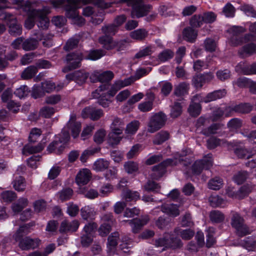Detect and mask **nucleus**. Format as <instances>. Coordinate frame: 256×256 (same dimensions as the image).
Segmentation results:
<instances>
[{
    "label": "nucleus",
    "mask_w": 256,
    "mask_h": 256,
    "mask_svg": "<svg viewBox=\"0 0 256 256\" xmlns=\"http://www.w3.org/2000/svg\"><path fill=\"white\" fill-rule=\"evenodd\" d=\"M69 139V132L66 130H63L60 134L56 136L54 140L48 146L47 150L50 152L61 154Z\"/></svg>",
    "instance_id": "f257e3e1"
},
{
    "label": "nucleus",
    "mask_w": 256,
    "mask_h": 256,
    "mask_svg": "<svg viewBox=\"0 0 256 256\" xmlns=\"http://www.w3.org/2000/svg\"><path fill=\"white\" fill-rule=\"evenodd\" d=\"M166 120V116L164 112H160L156 113L150 118L148 124V132L154 133L158 131L165 125Z\"/></svg>",
    "instance_id": "f03ea898"
},
{
    "label": "nucleus",
    "mask_w": 256,
    "mask_h": 256,
    "mask_svg": "<svg viewBox=\"0 0 256 256\" xmlns=\"http://www.w3.org/2000/svg\"><path fill=\"white\" fill-rule=\"evenodd\" d=\"M232 226L236 230L239 236H244L250 234V230L244 224V218L236 212H234L231 220Z\"/></svg>",
    "instance_id": "7ed1b4c3"
},
{
    "label": "nucleus",
    "mask_w": 256,
    "mask_h": 256,
    "mask_svg": "<svg viewBox=\"0 0 256 256\" xmlns=\"http://www.w3.org/2000/svg\"><path fill=\"white\" fill-rule=\"evenodd\" d=\"M1 18L5 20L8 26V32L10 35L16 36L21 34L22 26L17 22L15 16L10 13L4 12L0 15Z\"/></svg>",
    "instance_id": "20e7f679"
},
{
    "label": "nucleus",
    "mask_w": 256,
    "mask_h": 256,
    "mask_svg": "<svg viewBox=\"0 0 256 256\" xmlns=\"http://www.w3.org/2000/svg\"><path fill=\"white\" fill-rule=\"evenodd\" d=\"M213 160L212 154L205 155L202 160H196L192 166V170L194 174L198 175L204 170H208L212 166Z\"/></svg>",
    "instance_id": "39448f33"
},
{
    "label": "nucleus",
    "mask_w": 256,
    "mask_h": 256,
    "mask_svg": "<svg viewBox=\"0 0 256 256\" xmlns=\"http://www.w3.org/2000/svg\"><path fill=\"white\" fill-rule=\"evenodd\" d=\"M22 8L28 14V18L24 24L25 28L28 30L32 29L34 26L35 22L37 21V14H38V10L33 8L29 2L24 3Z\"/></svg>",
    "instance_id": "423d86ee"
},
{
    "label": "nucleus",
    "mask_w": 256,
    "mask_h": 256,
    "mask_svg": "<svg viewBox=\"0 0 256 256\" xmlns=\"http://www.w3.org/2000/svg\"><path fill=\"white\" fill-rule=\"evenodd\" d=\"M172 159H167L152 166L150 174V178L154 180H159L166 173V166L172 165Z\"/></svg>",
    "instance_id": "0eeeda50"
},
{
    "label": "nucleus",
    "mask_w": 256,
    "mask_h": 256,
    "mask_svg": "<svg viewBox=\"0 0 256 256\" xmlns=\"http://www.w3.org/2000/svg\"><path fill=\"white\" fill-rule=\"evenodd\" d=\"M82 60V54L80 52H72L68 54L66 57V61L68 66L62 69L64 72L76 69L80 66V62Z\"/></svg>",
    "instance_id": "6e6552de"
},
{
    "label": "nucleus",
    "mask_w": 256,
    "mask_h": 256,
    "mask_svg": "<svg viewBox=\"0 0 256 256\" xmlns=\"http://www.w3.org/2000/svg\"><path fill=\"white\" fill-rule=\"evenodd\" d=\"M128 5L132 7L131 12V16L132 18H140L146 15L151 8L150 5L144 4L143 2L128 4Z\"/></svg>",
    "instance_id": "1a4fd4ad"
},
{
    "label": "nucleus",
    "mask_w": 256,
    "mask_h": 256,
    "mask_svg": "<svg viewBox=\"0 0 256 256\" xmlns=\"http://www.w3.org/2000/svg\"><path fill=\"white\" fill-rule=\"evenodd\" d=\"M38 14H37L38 26L41 30H44L48 28L50 20L46 15L50 12V9L46 6L42 9H37Z\"/></svg>",
    "instance_id": "9d476101"
},
{
    "label": "nucleus",
    "mask_w": 256,
    "mask_h": 256,
    "mask_svg": "<svg viewBox=\"0 0 256 256\" xmlns=\"http://www.w3.org/2000/svg\"><path fill=\"white\" fill-rule=\"evenodd\" d=\"M253 105L250 103L244 102L238 104L226 107V110L229 113L236 112L241 114H246L252 111Z\"/></svg>",
    "instance_id": "9b49d317"
},
{
    "label": "nucleus",
    "mask_w": 256,
    "mask_h": 256,
    "mask_svg": "<svg viewBox=\"0 0 256 256\" xmlns=\"http://www.w3.org/2000/svg\"><path fill=\"white\" fill-rule=\"evenodd\" d=\"M18 242V246L24 250L34 249L37 248L40 244V240L38 238H31L26 236L24 238H20L18 240H16Z\"/></svg>",
    "instance_id": "f8f14e48"
},
{
    "label": "nucleus",
    "mask_w": 256,
    "mask_h": 256,
    "mask_svg": "<svg viewBox=\"0 0 256 256\" xmlns=\"http://www.w3.org/2000/svg\"><path fill=\"white\" fill-rule=\"evenodd\" d=\"M103 114L104 113L102 110L96 108L92 106L84 108L82 112V116L83 118H90L93 120H96L100 119Z\"/></svg>",
    "instance_id": "ddd939ff"
},
{
    "label": "nucleus",
    "mask_w": 256,
    "mask_h": 256,
    "mask_svg": "<svg viewBox=\"0 0 256 256\" xmlns=\"http://www.w3.org/2000/svg\"><path fill=\"white\" fill-rule=\"evenodd\" d=\"M149 220L148 216H146L142 219H133L131 220H124L122 222H128L132 227L134 233H138L142 227L146 224Z\"/></svg>",
    "instance_id": "4468645a"
},
{
    "label": "nucleus",
    "mask_w": 256,
    "mask_h": 256,
    "mask_svg": "<svg viewBox=\"0 0 256 256\" xmlns=\"http://www.w3.org/2000/svg\"><path fill=\"white\" fill-rule=\"evenodd\" d=\"M88 76V74L84 70H77L74 72L66 75L68 80H74L78 84H81L85 82Z\"/></svg>",
    "instance_id": "2eb2a0df"
},
{
    "label": "nucleus",
    "mask_w": 256,
    "mask_h": 256,
    "mask_svg": "<svg viewBox=\"0 0 256 256\" xmlns=\"http://www.w3.org/2000/svg\"><path fill=\"white\" fill-rule=\"evenodd\" d=\"M114 76V73L112 71L107 70L102 73L98 71H94L92 74L90 78L94 80L104 82L110 81L113 78Z\"/></svg>",
    "instance_id": "dca6fc26"
},
{
    "label": "nucleus",
    "mask_w": 256,
    "mask_h": 256,
    "mask_svg": "<svg viewBox=\"0 0 256 256\" xmlns=\"http://www.w3.org/2000/svg\"><path fill=\"white\" fill-rule=\"evenodd\" d=\"M91 178L90 170L85 168L80 170L76 175V182L80 186L88 183Z\"/></svg>",
    "instance_id": "f3484780"
},
{
    "label": "nucleus",
    "mask_w": 256,
    "mask_h": 256,
    "mask_svg": "<svg viewBox=\"0 0 256 256\" xmlns=\"http://www.w3.org/2000/svg\"><path fill=\"white\" fill-rule=\"evenodd\" d=\"M226 92L224 89L215 90L208 93L203 98L202 102L208 103L212 101H214L224 98L226 96Z\"/></svg>",
    "instance_id": "a211bd4d"
},
{
    "label": "nucleus",
    "mask_w": 256,
    "mask_h": 256,
    "mask_svg": "<svg viewBox=\"0 0 256 256\" xmlns=\"http://www.w3.org/2000/svg\"><path fill=\"white\" fill-rule=\"evenodd\" d=\"M79 225V222L76 220H74L72 222H68V220H64L61 223L60 231V232H76L78 230Z\"/></svg>",
    "instance_id": "6ab92c4d"
},
{
    "label": "nucleus",
    "mask_w": 256,
    "mask_h": 256,
    "mask_svg": "<svg viewBox=\"0 0 256 256\" xmlns=\"http://www.w3.org/2000/svg\"><path fill=\"white\" fill-rule=\"evenodd\" d=\"M256 53V44L250 43L243 46L238 50V54L242 58L248 56Z\"/></svg>",
    "instance_id": "aec40b11"
},
{
    "label": "nucleus",
    "mask_w": 256,
    "mask_h": 256,
    "mask_svg": "<svg viewBox=\"0 0 256 256\" xmlns=\"http://www.w3.org/2000/svg\"><path fill=\"white\" fill-rule=\"evenodd\" d=\"M161 210L163 212L174 217L180 214L178 206L174 204H164L161 206Z\"/></svg>",
    "instance_id": "412c9836"
},
{
    "label": "nucleus",
    "mask_w": 256,
    "mask_h": 256,
    "mask_svg": "<svg viewBox=\"0 0 256 256\" xmlns=\"http://www.w3.org/2000/svg\"><path fill=\"white\" fill-rule=\"evenodd\" d=\"M67 126L71 130L72 136L76 138L78 136L80 130V123L76 122L74 118L72 117L68 122Z\"/></svg>",
    "instance_id": "4be33fe9"
},
{
    "label": "nucleus",
    "mask_w": 256,
    "mask_h": 256,
    "mask_svg": "<svg viewBox=\"0 0 256 256\" xmlns=\"http://www.w3.org/2000/svg\"><path fill=\"white\" fill-rule=\"evenodd\" d=\"M124 126V123L122 120L115 118L110 124V130L112 132L117 134H122Z\"/></svg>",
    "instance_id": "5701e85b"
},
{
    "label": "nucleus",
    "mask_w": 256,
    "mask_h": 256,
    "mask_svg": "<svg viewBox=\"0 0 256 256\" xmlns=\"http://www.w3.org/2000/svg\"><path fill=\"white\" fill-rule=\"evenodd\" d=\"M189 84L185 82L180 83L174 86V94L178 96H184L188 94Z\"/></svg>",
    "instance_id": "b1692460"
},
{
    "label": "nucleus",
    "mask_w": 256,
    "mask_h": 256,
    "mask_svg": "<svg viewBox=\"0 0 256 256\" xmlns=\"http://www.w3.org/2000/svg\"><path fill=\"white\" fill-rule=\"evenodd\" d=\"M228 144V142L225 140H220L214 136L210 138L206 141L207 147L208 149H214L218 146H224Z\"/></svg>",
    "instance_id": "393cba45"
},
{
    "label": "nucleus",
    "mask_w": 256,
    "mask_h": 256,
    "mask_svg": "<svg viewBox=\"0 0 256 256\" xmlns=\"http://www.w3.org/2000/svg\"><path fill=\"white\" fill-rule=\"evenodd\" d=\"M170 135L168 132L161 130L157 133L153 140V143L156 145H160L170 138Z\"/></svg>",
    "instance_id": "a878e982"
},
{
    "label": "nucleus",
    "mask_w": 256,
    "mask_h": 256,
    "mask_svg": "<svg viewBox=\"0 0 256 256\" xmlns=\"http://www.w3.org/2000/svg\"><path fill=\"white\" fill-rule=\"evenodd\" d=\"M44 146L40 144L37 146H34L30 144L26 145L22 148V154L28 155L34 153H37L41 152L44 148Z\"/></svg>",
    "instance_id": "bb28decb"
},
{
    "label": "nucleus",
    "mask_w": 256,
    "mask_h": 256,
    "mask_svg": "<svg viewBox=\"0 0 256 256\" xmlns=\"http://www.w3.org/2000/svg\"><path fill=\"white\" fill-rule=\"evenodd\" d=\"M38 45V40L34 38H29L26 40L22 44V48L26 51H30L36 49Z\"/></svg>",
    "instance_id": "cd10ccee"
},
{
    "label": "nucleus",
    "mask_w": 256,
    "mask_h": 256,
    "mask_svg": "<svg viewBox=\"0 0 256 256\" xmlns=\"http://www.w3.org/2000/svg\"><path fill=\"white\" fill-rule=\"evenodd\" d=\"M96 212L93 208L86 206L80 209V214L84 220L92 219Z\"/></svg>",
    "instance_id": "c85d7f7f"
},
{
    "label": "nucleus",
    "mask_w": 256,
    "mask_h": 256,
    "mask_svg": "<svg viewBox=\"0 0 256 256\" xmlns=\"http://www.w3.org/2000/svg\"><path fill=\"white\" fill-rule=\"evenodd\" d=\"M32 226V224H26L20 226L16 230L14 235L15 240H18L20 238H22L24 235H26L30 232V228Z\"/></svg>",
    "instance_id": "c756f323"
},
{
    "label": "nucleus",
    "mask_w": 256,
    "mask_h": 256,
    "mask_svg": "<svg viewBox=\"0 0 256 256\" xmlns=\"http://www.w3.org/2000/svg\"><path fill=\"white\" fill-rule=\"evenodd\" d=\"M109 166V161L104 158H99L94 162L93 168L96 172H102L108 168Z\"/></svg>",
    "instance_id": "7c9ffc66"
},
{
    "label": "nucleus",
    "mask_w": 256,
    "mask_h": 256,
    "mask_svg": "<svg viewBox=\"0 0 256 256\" xmlns=\"http://www.w3.org/2000/svg\"><path fill=\"white\" fill-rule=\"evenodd\" d=\"M174 232L180 236L184 240L191 239L194 234V232L191 229L182 230L179 228L174 229Z\"/></svg>",
    "instance_id": "2f4dec72"
},
{
    "label": "nucleus",
    "mask_w": 256,
    "mask_h": 256,
    "mask_svg": "<svg viewBox=\"0 0 256 256\" xmlns=\"http://www.w3.org/2000/svg\"><path fill=\"white\" fill-rule=\"evenodd\" d=\"M130 36L132 39L142 41L148 36V32L144 28H140L132 32Z\"/></svg>",
    "instance_id": "473e14b6"
},
{
    "label": "nucleus",
    "mask_w": 256,
    "mask_h": 256,
    "mask_svg": "<svg viewBox=\"0 0 256 256\" xmlns=\"http://www.w3.org/2000/svg\"><path fill=\"white\" fill-rule=\"evenodd\" d=\"M68 5L66 8V16L67 18L72 20L78 14L77 8H80L81 6L77 4V6L74 4H71L68 2Z\"/></svg>",
    "instance_id": "72a5a7b5"
},
{
    "label": "nucleus",
    "mask_w": 256,
    "mask_h": 256,
    "mask_svg": "<svg viewBox=\"0 0 256 256\" xmlns=\"http://www.w3.org/2000/svg\"><path fill=\"white\" fill-rule=\"evenodd\" d=\"M38 72V68L34 66H30L25 68L21 74V77L24 80H28L32 78Z\"/></svg>",
    "instance_id": "f704fd0d"
},
{
    "label": "nucleus",
    "mask_w": 256,
    "mask_h": 256,
    "mask_svg": "<svg viewBox=\"0 0 256 256\" xmlns=\"http://www.w3.org/2000/svg\"><path fill=\"white\" fill-rule=\"evenodd\" d=\"M154 50L155 48L154 46L149 45L141 49L135 54L134 58H140L150 56L154 52Z\"/></svg>",
    "instance_id": "c9c22d12"
},
{
    "label": "nucleus",
    "mask_w": 256,
    "mask_h": 256,
    "mask_svg": "<svg viewBox=\"0 0 256 256\" xmlns=\"http://www.w3.org/2000/svg\"><path fill=\"white\" fill-rule=\"evenodd\" d=\"M183 35L185 40L189 42H193L196 38L197 32L192 28L188 27L184 30Z\"/></svg>",
    "instance_id": "e433bc0d"
},
{
    "label": "nucleus",
    "mask_w": 256,
    "mask_h": 256,
    "mask_svg": "<svg viewBox=\"0 0 256 256\" xmlns=\"http://www.w3.org/2000/svg\"><path fill=\"white\" fill-rule=\"evenodd\" d=\"M250 65H248L246 62H241L236 66L235 70L236 72L244 75H250Z\"/></svg>",
    "instance_id": "4c0bfd02"
},
{
    "label": "nucleus",
    "mask_w": 256,
    "mask_h": 256,
    "mask_svg": "<svg viewBox=\"0 0 256 256\" xmlns=\"http://www.w3.org/2000/svg\"><path fill=\"white\" fill-rule=\"evenodd\" d=\"M232 113H229L228 111L226 110V108L224 109H222L221 108H218L213 111L212 118V121H217L219 120L224 115L228 117L231 116Z\"/></svg>",
    "instance_id": "58836bf2"
},
{
    "label": "nucleus",
    "mask_w": 256,
    "mask_h": 256,
    "mask_svg": "<svg viewBox=\"0 0 256 256\" xmlns=\"http://www.w3.org/2000/svg\"><path fill=\"white\" fill-rule=\"evenodd\" d=\"M182 246V240L178 238H174L173 235L170 234L168 238L167 247L172 248H180Z\"/></svg>",
    "instance_id": "ea45409f"
},
{
    "label": "nucleus",
    "mask_w": 256,
    "mask_h": 256,
    "mask_svg": "<svg viewBox=\"0 0 256 256\" xmlns=\"http://www.w3.org/2000/svg\"><path fill=\"white\" fill-rule=\"evenodd\" d=\"M210 218L212 222L220 223L224 219V214L218 210H212L210 214Z\"/></svg>",
    "instance_id": "a19ab883"
},
{
    "label": "nucleus",
    "mask_w": 256,
    "mask_h": 256,
    "mask_svg": "<svg viewBox=\"0 0 256 256\" xmlns=\"http://www.w3.org/2000/svg\"><path fill=\"white\" fill-rule=\"evenodd\" d=\"M73 194V190L70 188H66L62 190L57 194L60 200L62 202L67 200L70 199Z\"/></svg>",
    "instance_id": "79ce46f5"
},
{
    "label": "nucleus",
    "mask_w": 256,
    "mask_h": 256,
    "mask_svg": "<svg viewBox=\"0 0 256 256\" xmlns=\"http://www.w3.org/2000/svg\"><path fill=\"white\" fill-rule=\"evenodd\" d=\"M99 42L103 46V47L106 50L112 49L113 40L111 37L105 34L100 37L98 39Z\"/></svg>",
    "instance_id": "37998d69"
},
{
    "label": "nucleus",
    "mask_w": 256,
    "mask_h": 256,
    "mask_svg": "<svg viewBox=\"0 0 256 256\" xmlns=\"http://www.w3.org/2000/svg\"><path fill=\"white\" fill-rule=\"evenodd\" d=\"M234 153L239 158H249L254 154L252 152L242 148H236L234 150Z\"/></svg>",
    "instance_id": "c03bdc74"
},
{
    "label": "nucleus",
    "mask_w": 256,
    "mask_h": 256,
    "mask_svg": "<svg viewBox=\"0 0 256 256\" xmlns=\"http://www.w3.org/2000/svg\"><path fill=\"white\" fill-rule=\"evenodd\" d=\"M119 234L118 232L112 233L108 238V246L110 250H113L118 244Z\"/></svg>",
    "instance_id": "a18cd8bd"
},
{
    "label": "nucleus",
    "mask_w": 256,
    "mask_h": 256,
    "mask_svg": "<svg viewBox=\"0 0 256 256\" xmlns=\"http://www.w3.org/2000/svg\"><path fill=\"white\" fill-rule=\"evenodd\" d=\"M14 188L18 192H22L26 188V182L24 178L22 176L16 178L13 182Z\"/></svg>",
    "instance_id": "49530a36"
},
{
    "label": "nucleus",
    "mask_w": 256,
    "mask_h": 256,
    "mask_svg": "<svg viewBox=\"0 0 256 256\" xmlns=\"http://www.w3.org/2000/svg\"><path fill=\"white\" fill-rule=\"evenodd\" d=\"M201 108V106L199 103L192 102L190 105L188 110L192 116H197L200 114Z\"/></svg>",
    "instance_id": "de8ad7c7"
},
{
    "label": "nucleus",
    "mask_w": 256,
    "mask_h": 256,
    "mask_svg": "<svg viewBox=\"0 0 256 256\" xmlns=\"http://www.w3.org/2000/svg\"><path fill=\"white\" fill-rule=\"evenodd\" d=\"M174 56V52L169 49H166L160 53L158 56V60L162 62H164L172 58Z\"/></svg>",
    "instance_id": "09e8293b"
},
{
    "label": "nucleus",
    "mask_w": 256,
    "mask_h": 256,
    "mask_svg": "<svg viewBox=\"0 0 256 256\" xmlns=\"http://www.w3.org/2000/svg\"><path fill=\"white\" fill-rule=\"evenodd\" d=\"M222 185V180L218 177H216L210 180L208 183V188L210 189L214 190H218L220 189Z\"/></svg>",
    "instance_id": "8fccbe9b"
},
{
    "label": "nucleus",
    "mask_w": 256,
    "mask_h": 256,
    "mask_svg": "<svg viewBox=\"0 0 256 256\" xmlns=\"http://www.w3.org/2000/svg\"><path fill=\"white\" fill-rule=\"evenodd\" d=\"M206 234V246L211 247L216 242V240L214 238V229L213 228H210L207 230Z\"/></svg>",
    "instance_id": "3c124183"
},
{
    "label": "nucleus",
    "mask_w": 256,
    "mask_h": 256,
    "mask_svg": "<svg viewBox=\"0 0 256 256\" xmlns=\"http://www.w3.org/2000/svg\"><path fill=\"white\" fill-rule=\"evenodd\" d=\"M220 128V125L217 124H214L209 127L203 129L201 132L206 136H209L211 134L216 133L217 130Z\"/></svg>",
    "instance_id": "603ef678"
},
{
    "label": "nucleus",
    "mask_w": 256,
    "mask_h": 256,
    "mask_svg": "<svg viewBox=\"0 0 256 256\" xmlns=\"http://www.w3.org/2000/svg\"><path fill=\"white\" fill-rule=\"evenodd\" d=\"M140 122L138 120H134L126 126V132L128 134H134L138 130Z\"/></svg>",
    "instance_id": "864d4df0"
},
{
    "label": "nucleus",
    "mask_w": 256,
    "mask_h": 256,
    "mask_svg": "<svg viewBox=\"0 0 256 256\" xmlns=\"http://www.w3.org/2000/svg\"><path fill=\"white\" fill-rule=\"evenodd\" d=\"M248 174L246 171H240L234 175V180L238 184H242L247 178Z\"/></svg>",
    "instance_id": "5fc2aeb1"
},
{
    "label": "nucleus",
    "mask_w": 256,
    "mask_h": 256,
    "mask_svg": "<svg viewBox=\"0 0 256 256\" xmlns=\"http://www.w3.org/2000/svg\"><path fill=\"white\" fill-rule=\"evenodd\" d=\"M118 28L116 24H112L102 26V30L104 34L109 36L114 35L118 31Z\"/></svg>",
    "instance_id": "6e6d98bb"
},
{
    "label": "nucleus",
    "mask_w": 256,
    "mask_h": 256,
    "mask_svg": "<svg viewBox=\"0 0 256 256\" xmlns=\"http://www.w3.org/2000/svg\"><path fill=\"white\" fill-rule=\"evenodd\" d=\"M124 168L127 173L132 174L138 170V165L136 162L129 161L124 164Z\"/></svg>",
    "instance_id": "4d7b16f0"
},
{
    "label": "nucleus",
    "mask_w": 256,
    "mask_h": 256,
    "mask_svg": "<svg viewBox=\"0 0 256 256\" xmlns=\"http://www.w3.org/2000/svg\"><path fill=\"white\" fill-rule=\"evenodd\" d=\"M120 134L112 132H110L108 135V144L112 146L118 144L122 139L121 136H118Z\"/></svg>",
    "instance_id": "13d9d810"
},
{
    "label": "nucleus",
    "mask_w": 256,
    "mask_h": 256,
    "mask_svg": "<svg viewBox=\"0 0 256 256\" xmlns=\"http://www.w3.org/2000/svg\"><path fill=\"white\" fill-rule=\"evenodd\" d=\"M227 126L230 130H234L242 126V120L238 118H234L228 122Z\"/></svg>",
    "instance_id": "bf43d9fd"
},
{
    "label": "nucleus",
    "mask_w": 256,
    "mask_h": 256,
    "mask_svg": "<svg viewBox=\"0 0 256 256\" xmlns=\"http://www.w3.org/2000/svg\"><path fill=\"white\" fill-rule=\"evenodd\" d=\"M123 198L127 200H136L140 198V194L137 192L126 190L122 194Z\"/></svg>",
    "instance_id": "052dcab7"
},
{
    "label": "nucleus",
    "mask_w": 256,
    "mask_h": 256,
    "mask_svg": "<svg viewBox=\"0 0 256 256\" xmlns=\"http://www.w3.org/2000/svg\"><path fill=\"white\" fill-rule=\"evenodd\" d=\"M55 112V110L52 107L46 106L42 108L40 111V115L45 118H50Z\"/></svg>",
    "instance_id": "680f3d73"
},
{
    "label": "nucleus",
    "mask_w": 256,
    "mask_h": 256,
    "mask_svg": "<svg viewBox=\"0 0 256 256\" xmlns=\"http://www.w3.org/2000/svg\"><path fill=\"white\" fill-rule=\"evenodd\" d=\"M240 9L243 11L248 16L256 17V11L253 7L249 4H244L240 7Z\"/></svg>",
    "instance_id": "e2e57ef3"
},
{
    "label": "nucleus",
    "mask_w": 256,
    "mask_h": 256,
    "mask_svg": "<svg viewBox=\"0 0 256 256\" xmlns=\"http://www.w3.org/2000/svg\"><path fill=\"white\" fill-rule=\"evenodd\" d=\"M204 46L206 50L213 52L216 50V44L213 39L208 38L204 42Z\"/></svg>",
    "instance_id": "0e129e2a"
},
{
    "label": "nucleus",
    "mask_w": 256,
    "mask_h": 256,
    "mask_svg": "<svg viewBox=\"0 0 256 256\" xmlns=\"http://www.w3.org/2000/svg\"><path fill=\"white\" fill-rule=\"evenodd\" d=\"M209 202L213 207L220 206L224 204V200L218 195L212 196L209 198Z\"/></svg>",
    "instance_id": "69168bd1"
},
{
    "label": "nucleus",
    "mask_w": 256,
    "mask_h": 256,
    "mask_svg": "<svg viewBox=\"0 0 256 256\" xmlns=\"http://www.w3.org/2000/svg\"><path fill=\"white\" fill-rule=\"evenodd\" d=\"M231 76L230 72L228 70H219L216 72L217 78L221 80L224 81L230 78Z\"/></svg>",
    "instance_id": "338daca9"
},
{
    "label": "nucleus",
    "mask_w": 256,
    "mask_h": 256,
    "mask_svg": "<svg viewBox=\"0 0 256 256\" xmlns=\"http://www.w3.org/2000/svg\"><path fill=\"white\" fill-rule=\"evenodd\" d=\"M105 54L102 50H94L90 52L87 56V58L88 60H96L104 56Z\"/></svg>",
    "instance_id": "774afa93"
}]
</instances>
